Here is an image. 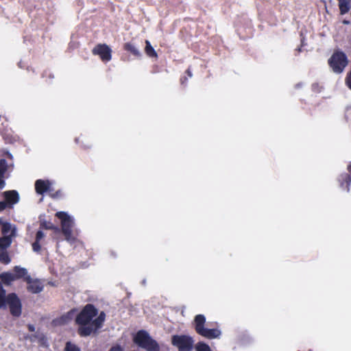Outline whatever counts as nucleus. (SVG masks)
Masks as SVG:
<instances>
[{
    "mask_svg": "<svg viewBox=\"0 0 351 351\" xmlns=\"http://www.w3.org/2000/svg\"><path fill=\"white\" fill-rule=\"evenodd\" d=\"M106 317L104 311L99 313L98 308L94 304H86L77 315L75 314V322L78 326L77 334L85 337L97 333L102 328Z\"/></svg>",
    "mask_w": 351,
    "mask_h": 351,
    "instance_id": "nucleus-1",
    "label": "nucleus"
},
{
    "mask_svg": "<svg viewBox=\"0 0 351 351\" xmlns=\"http://www.w3.org/2000/svg\"><path fill=\"white\" fill-rule=\"evenodd\" d=\"M56 216L61 221V232L66 241L73 243L76 240L75 232L73 230L74 227L73 219L65 212H57Z\"/></svg>",
    "mask_w": 351,
    "mask_h": 351,
    "instance_id": "nucleus-2",
    "label": "nucleus"
},
{
    "mask_svg": "<svg viewBox=\"0 0 351 351\" xmlns=\"http://www.w3.org/2000/svg\"><path fill=\"white\" fill-rule=\"evenodd\" d=\"M205 323L206 317L204 315L199 314L195 317V330L198 335L209 339L218 338L221 335V331L217 328H205Z\"/></svg>",
    "mask_w": 351,
    "mask_h": 351,
    "instance_id": "nucleus-3",
    "label": "nucleus"
},
{
    "mask_svg": "<svg viewBox=\"0 0 351 351\" xmlns=\"http://www.w3.org/2000/svg\"><path fill=\"white\" fill-rule=\"evenodd\" d=\"M349 60L346 54L339 50L335 51L330 58L328 60V64L332 72L340 74L343 72L348 66Z\"/></svg>",
    "mask_w": 351,
    "mask_h": 351,
    "instance_id": "nucleus-4",
    "label": "nucleus"
},
{
    "mask_svg": "<svg viewBox=\"0 0 351 351\" xmlns=\"http://www.w3.org/2000/svg\"><path fill=\"white\" fill-rule=\"evenodd\" d=\"M134 341L147 351H160L158 343L145 330H139L134 337Z\"/></svg>",
    "mask_w": 351,
    "mask_h": 351,
    "instance_id": "nucleus-5",
    "label": "nucleus"
},
{
    "mask_svg": "<svg viewBox=\"0 0 351 351\" xmlns=\"http://www.w3.org/2000/svg\"><path fill=\"white\" fill-rule=\"evenodd\" d=\"M7 307H8L10 314L13 317H19L21 315L22 303L15 293H10L7 295L2 308L5 309Z\"/></svg>",
    "mask_w": 351,
    "mask_h": 351,
    "instance_id": "nucleus-6",
    "label": "nucleus"
},
{
    "mask_svg": "<svg viewBox=\"0 0 351 351\" xmlns=\"http://www.w3.org/2000/svg\"><path fill=\"white\" fill-rule=\"evenodd\" d=\"M171 343L178 348V351H191L193 349L194 341L189 335H176L172 336Z\"/></svg>",
    "mask_w": 351,
    "mask_h": 351,
    "instance_id": "nucleus-7",
    "label": "nucleus"
},
{
    "mask_svg": "<svg viewBox=\"0 0 351 351\" xmlns=\"http://www.w3.org/2000/svg\"><path fill=\"white\" fill-rule=\"evenodd\" d=\"M93 55L99 56L103 62H108L112 59V50L106 44H98L92 50Z\"/></svg>",
    "mask_w": 351,
    "mask_h": 351,
    "instance_id": "nucleus-8",
    "label": "nucleus"
},
{
    "mask_svg": "<svg viewBox=\"0 0 351 351\" xmlns=\"http://www.w3.org/2000/svg\"><path fill=\"white\" fill-rule=\"evenodd\" d=\"M77 309L73 308L59 317L52 320L54 326H64L70 323L75 317Z\"/></svg>",
    "mask_w": 351,
    "mask_h": 351,
    "instance_id": "nucleus-9",
    "label": "nucleus"
},
{
    "mask_svg": "<svg viewBox=\"0 0 351 351\" xmlns=\"http://www.w3.org/2000/svg\"><path fill=\"white\" fill-rule=\"evenodd\" d=\"M25 282L27 290L32 293H39L44 288V285L40 280L33 279L31 276H26Z\"/></svg>",
    "mask_w": 351,
    "mask_h": 351,
    "instance_id": "nucleus-10",
    "label": "nucleus"
},
{
    "mask_svg": "<svg viewBox=\"0 0 351 351\" xmlns=\"http://www.w3.org/2000/svg\"><path fill=\"white\" fill-rule=\"evenodd\" d=\"M34 186L36 193L39 195H43L45 193H49L53 191L51 182L49 180L38 179L36 180Z\"/></svg>",
    "mask_w": 351,
    "mask_h": 351,
    "instance_id": "nucleus-11",
    "label": "nucleus"
},
{
    "mask_svg": "<svg viewBox=\"0 0 351 351\" xmlns=\"http://www.w3.org/2000/svg\"><path fill=\"white\" fill-rule=\"evenodd\" d=\"M2 195L5 202L8 205L9 208H12L14 205L19 202V194L15 190L4 191Z\"/></svg>",
    "mask_w": 351,
    "mask_h": 351,
    "instance_id": "nucleus-12",
    "label": "nucleus"
},
{
    "mask_svg": "<svg viewBox=\"0 0 351 351\" xmlns=\"http://www.w3.org/2000/svg\"><path fill=\"white\" fill-rule=\"evenodd\" d=\"M338 181L341 187L344 188L347 190V191H349L350 186L351 184V176L349 173H341L339 176Z\"/></svg>",
    "mask_w": 351,
    "mask_h": 351,
    "instance_id": "nucleus-13",
    "label": "nucleus"
},
{
    "mask_svg": "<svg viewBox=\"0 0 351 351\" xmlns=\"http://www.w3.org/2000/svg\"><path fill=\"white\" fill-rule=\"evenodd\" d=\"M14 277L15 280L23 278L25 282L26 276H30L27 274V270L25 268L21 267L20 266H15L13 268Z\"/></svg>",
    "mask_w": 351,
    "mask_h": 351,
    "instance_id": "nucleus-14",
    "label": "nucleus"
},
{
    "mask_svg": "<svg viewBox=\"0 0 351 351\" xmlns=\"http://www.w3.org/2000/svg\"><path fill=\"white\" fill-rule=\"evenodd\" d=\"M340 14L343 15L349 12L351 8V0H337Z\"/></svg>",
    "mask_w": 351,
    "mask_h": 351,
    "instance_id": "nucleus-15",
    "label": "nucleus"
},
{
    "mask_svg": "<svg viewBox=\"0 0 351 351\" xmlns=\"http://www.w3.org/2000/svg\"><path fill=\"white\" fill-rule=\"evenodd\" d=\"M145 53L149 58H154L157 59L158 54L153 47L151 45V43L149 40H145Z\"/></svg>",
    "mask_w": 351,
    "mask_h": 351,
    "instance_id": "nucleus-16",
    "label": "nucleus"
},
{
    "mask_svg": "<svg viewBox=\"0 0 351 351\" xmlns=\"http://www.w3.org/2000/svg\"><path fill=\"white\" fill-rule=\"evenodd\" d=\"M1 281L6 285H10L13 281L16 280L12 273L3 272L0 274Z\"/></svg>",
    "mask_w": 351,
    "mask_h": 351,
    "instance_id": "nucleus-17",
    "label": "nucleus"
},
{
    "mask_svg": "<svg viewBox=\"0 0 351 351\" xmlns=\"http://www.w3.org/2000/svg\"><path fill=\"white\" fill-rule=\"evenodd\" d=\"M123 49L131 53L133 56L136 57H140L141 53L140 51L135 47V46L131 43H126L123 45Z\"/></svg>",
    "mask_w": 351,
    "mask_h": 351,
    "instance_id": "nucleus-18",
    "label": "nucleus"
},
{
    "mask_svg": "<svg viewBox=\"0 0 351 351\" xmlns=\"http://www.w3.org/2000/svg\"><path fill=\"white\" fill-rule=\"evenodd\" d=\"M12 235L0 237V250H5L12 243Z\"/></svg>",
    "mask_w": 351,
    "mask_h": 351,
    "instance_id": "nucleus-19",
    "label": "nucleus"
},
{
    "mask_svg": "<svg viewBox=\"0 0 351 351\" xmlns=\"http://www.w3.org/2000/svg\"><path fill=\"white\" fill-rule=\"evenodd\" d=\"M40 228L46 230H53L56 232H60V229L55 227L52 223L47 221H43L40 222Z\"/></svg>",
    "mask_w": 351,
    "mask_h": 351,
    "instance_id": "nucleus-20",
    "label": "nucleus"
},
{
    "mask_svg": "<svg viewBox=\"0 0 351 351\" xmlns=\"http://www.w3.org/2000/svg\"><path fill=\"white\" fill-rule=\"evenodd\" d=\"M11 258L8 253V252L5 250H1L0 251V263L8 265L10 263Z\"/></svg>",
    "mask_w": 351,
    "mask_h": 351,
    "instance_id": "nucleus-21",
    "label": "nucleus"
},
{
    "mask_svg": "<svg viewBox=\"0 0 351 351\" xmlns=\"http://www.w3.org/2000/svg\"><path fill=\"white\" fill-rule=\"evenodd\" d=\"M196 351H212L210 346L204 342L199 341L195 345Z\"/></svg>",
    "mask_w": 351,
    "mask_h": 351,
    "instance_id": "nucleus-22",
    "label": "nucleus"
},
{
    "mask_svg": "<svg viewBox=\"0 0 351 351\" xmlns=\"http://www.w3.org/2000/svg\"><path fill=\"white\" fill-rule=\"evenodd\" d=\"M6 298V291L3 287L2 282H0V309L3 307L4 300Z\"/></svg>",
    "mask_w": 351,
    "mask_h": 351,
    "instance_id": "nucleus-23",
    "label": "nucleus"
},
{
    "mask_svg": "<svg viewBox=\"0 0 351 351\" xmlns=\"http://www.w3.org/2000/svg\"><path fill=\"white\" fill-rule=\"evenodd\" d=\"M8 170V163L5 159H0V176H4Z\"/></svg>",
    "mask_w": 351,
    "mask_h": 351,
    "instance_id": "nucleus-24",
    "label": "nucleus"
},
{
    "mask_svg": "<svg viewBox=\"0 0 351 351\" xmlns=\"http://www.w3.org/2000/svg\"><path fill=\"white\" fill-rule=\"evenodd\" d=\"M64 351H81V350L75 344L68 341L66 343Z\"/></svg>",
    "mask_w": 351,
    "mask_h": 351,
    "instance_id": "nucleus-25",
    "label": "nucleus"
},
{
    "mask_svg": "<svg viewBox=\"0 0 351 351\" xmlns=\"http://www.w3.org/2000/svg\"><path fill=\"white\" fill-rule=\"evenodd\" d=\"M11 230V225L8 222H5L2 224L1 232L3 234L6 236L8 233Z\"/></svg>",
    "mask_w": 351,
    "mask_h": 351,
    "instance_id": "nucleus-26",
    "label": "nucleus"
},
{
    "mask_svg": "<svg viewBox=\"0 0 351 351\" xmlns=\"http://www.w3.org/2000/svg\"><path fill=\"white\" fill-rule=\"evenodd\" d=\"M49 196L53 199L60 198L62 196V192L61 190H58L56 191H53L49 193Z\"/></svg>",
    "mask_w": 351,
    "mask_h": 351,
    "instance_id": "nucleus-27",
    "label": "nucleus"
},
{
    "mask_svg": "<svg viewBox=\"0 0 351 351\" xmlns=\"http://www.w3.org/2000/svg\"><path fill=\"white\" fill-rule=\"evenodd\" d=\"M3 137L5 142H14L16 141V138L10 133H5Z\"/></svg>",
    "mask_w": 351,
    "mask_h": 351,
    "instance_id": "nucleus-28",
    "label": "nucleus"
},
{
    "mask_svg": "<svg viewBox=\"0 0 351 351\" xmlns=\"http://www.w3.org/2000/svg\"><path fill=\"white\" fill-rule=\"evenodd\" d=\"M345 83L348 88L351 90V70L346 75Z\"/></svg>",
    "mask_w": 351,
    "mask_h": 351,
    "instance_id": "nucleus-29",
    "label": "nucleus"
},
{
    "mask_svg": "<svg viewBox=\"0 0 351 351\" xmlns=\"http://www.w3.org/2000/svg\"><path fill=\"white\" fill-rule=\"evenodd\" d=\"M32 249L36 252H40L41 250V246L40 245V241H35L32 243Z\"/></svg>",
    "mask_w": 351,
    "mask_h": 351,
    "instance_id": "nucleus-30",
    "label": "nucleus"
},
{
    "mask_svg": "<svg viewBox=\"0 0 351 351\" xmlns=\"http://www.w3.org/2000/svg\"><path fill=\"white\" fill-rule=\"evenodd\" d=\"M44 237L45 234L43 233V232L42 230H38L36 232L35 241H40V240L43 239Z\"/></svg>",
    "mask_w": 351,
    "mask_h": 351,
    "instance_id": "nucleus-31",
    "label": "nucleus"
},
{
    "mask_svg": "<svg viewBox=\"0 0 351 351\" xmlns=\"http://www.w3.org/2000/svg\"><path fill=\"white\" fill-rule=\"evenodd\" d=\"M6 208H9L8 205L7 203L4 201H0V212L3 211Z\"/></svg>",
    "mask_w": 351,
    "mask_h": 351,
    "instance_id": "nucleus-32",
    "label": "nucleus"
},
{
    "mask_svg": "<svg viewBox=\"0 0 351 351\" xmlns=\"http://www.w3.org/2000/svg\"><path fill=\"white\" fill-rule=\"evenodd\" d=\"M5 186L4 176H0V190L3 189Z\"/></svg>",
    "mask_w": 351,
    "mask_h": 351,
    "instance_id": "nucleus-33",
    "label": "nucleus"
},
{
    "mask_svg": "<svg viewBox=\"0 0 351 351\" xmlns=\"http://www.w3.org/2000/svg\"><path fill=\"white\" fill-rule=\"evenodd\" d=\"M109 351H123L120 346H112Z\"/></svg>",
    "mask_w": 351,
    "mask_h": 351,
    "instance_id": "nucleus-34",
    "label": "nucleus"
},
{
    "mask_svg": "<svg viewBox=\"0 0 351 351\" xmlns=\"http://www.w3.org/2000/svg\"><path fill=\"white\" fill-rule=\"evenodd\" d=\"M188 77L186 76L181 77L180 78V84L182 85H186L187 84Z\"/></svg>",
    "mask_w": 351,
    "mask_h": 351,
    "instance_id": "nucleus-35",
    "label": "nucleus"
},
{
    "mask_svg": "<svg viewBox=\"0 0 351 351\" xmlns=\"http://www.w3.org/2000/svg\"><path fill=\"white\" fill-rule=\"evenodd\" d=\"M27 328L29 332H34L35 331V326L33 324H28Z\"/></svg>",
    "mask_w": 351,
    "mask_h": 351,
    "instance_id": "nucleus-36",
    "label": "nucleus"
},
{
    "mask_svg": "<svg viewBox=\"0 0 351 351\" xmlns=\"http://www.w3.org/2000/svg\"><path fill=\"white\" fill-rule=\"evenodd\" d=\"M185 73H186L188 77H192V72H191L190 68L187 69Z\"/></svg>",
    "mask_w": 351,
    "mask_h": 351,
    "instance_id": "nucleus-37",
    "label": "nucleus"
},
{
    "mask_svg": "<svg viewBox=\"0 0 351 351\" xmlns=\"http://www.w3.org/2000/svg\"><path fill=\"white\" fill-rule=\"evenodd\" d=\"M348 171L351 173V162L348 165Z\"/></svg>",
    "mask_w": 351,
    "mask_h": 351,
    "instance_id": "nucleus-38",
    "label": "nucleus"
},
{
    "mask_svg": "<svg viewBox=\"0 0 351 351\" xmlns=\"http://www.w3.org/2000/svg\"><path fill=\"white\" fill-rule=\"evenodd\" d=\"M343 23L344 25H348V24H350V21H348V20H343Z\"/></svg>",
    "mask_w": 351,
    "mask_h": 351,
    "instance_id": "nucleus-39",
    "label": "nucleus"
},
{
    "mask_svg": "<svg viewBox=\"0 0 351 351\" xmlns=\"http://www.w3.org/2000/svg\"><path fill=\"white\" fill-rule=\"evenodd\" d=\"M297 51H298V52H300V51H301V48H300V47L298 48V49H297Z\"/></svg>",
    "mask_w": 351,
    "mask_h": 351,
    "instance_id": "nucleus-40",
    "label": "nucleus"
},
{
    "mask_svg": "<svg viewBox=\"0 0 351 351\" xmlns=\"http://www.w3.org/2000/svg\"><path fill=\"white\" fill-rule=\"evenodd\" d=\"M8 156L9 158H12V154L8 153Z\"/></svg>",
    "mask_w": 351,
    "mask_h": 351,
    "instance_id": "nucleus-41",
    "label": "nucleus"
}]
</instances>
